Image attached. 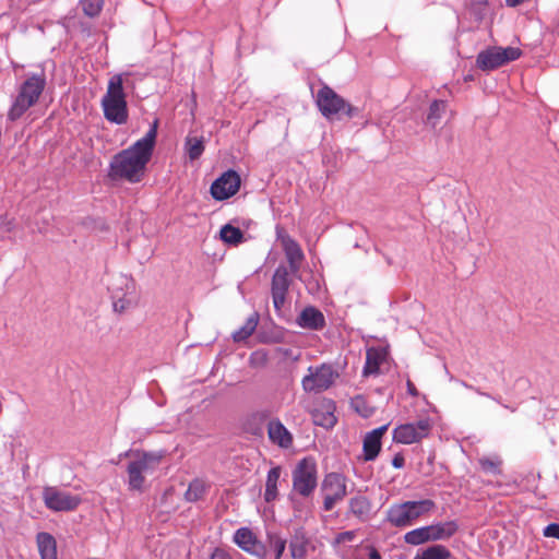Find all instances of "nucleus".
I'll list each match as a JSON object with an SVG mask.
<instances>
[{
	"label": "nucleus",
	"mask_w": 559,
	"mask_h": 559,
	"mask_svg": "<svg viewBox=\"0 0 559 559\" xmlns=\"http://www.w3.org/2000/svg\"><path fill=\"white\" fill-rule=\"evenodd\" d=\"M522 55L523 51L520 47L489 46L478 52L476 67L484 72L495 71L520 59Z\"/></svg>",
	"instance_id": "nucleus-6"
},
{
	"label": "nucleus",
	"mask_w": 559,
	"mask_h": 559,
	"mask_svg": "<svg viewBox=\"0 0 559 559\" xmlns=\"http://www.w3.org/2000/svg\"><path fill=\"white\" fill-rule=\"evenodd\" d=\"M221 238L228 245L237 246L243 241V233L240 228L226 224L221 228Z\"/></svg>",
	"instance_id": "nucleus-29"
},
{
	"label": "nucleus",
	"mask_w": 559,
	"mask_h": 559,
	"mask_svg": "<svg viewBox=\"0 0 559 559\" xmlns=\"http://www.w3.org/2000/svg\"><path fill=\"white\" fill-rule=\"evenodd\" d=\"M338 373L332 365L322 364L317 367H309L308 374L302 378L301 384L306 392H323L331 388Z\"/></svg>",
	"instance_id": "nucleus-10"
},
{
	"label": "nucleus",
	"mask_w": 559,
	"mask_h": 559,
	"mask_svg": "<svg viewBox=\"0 0 559 559\" xmlns=\"http://www.w3.org/2000/svg\"><path fill=\"white\" fill-rule=\"evenodd\" d=\"M388 430V425H383L379 428L373 429L368 432L362 442V451H364V460L365 461H373L380 450H381V439L385 431Z\"/></svg>",
	"instance_id": "nucleus-19"
},
{
	"label": "nucleus",
	"mask_w": 559,
	"mask_h": 559,
	"mask_svg": "<svg viewBox=\"0 0 559 559\" xmlns=\"http://www.w3.org/2000/svg\"><path fill=\"white\" fill-rule=\"evenodd\" d=\"M267 537L270 548L274 551V559H281L286 548V539L277 534H270Z\"/></svg>",
	"instance_id": "nucleus-36"
},
{
	"label": "nucleus",
	"mask_w": 559,
	"mask_h": 559,
	"mask_svg": "<svg viewBox=\"0 0 559 559\" xmlns=\"http://www.w3.org/2000/svg\"><path fill=\"white\" fill-rule=\"evenodd\" d=\"M102 107L108 121L118 124L127 122L128 108L120 75H115L109 80L107 92L102 99Z\"/></svg>",
	"instance_id": "nucleus-4"
},
{
	"label": "nucleus",
	"mask_w": 559,
	"mask_h": 559,
	"mask_svg": "<svg viewBox=\"0 0 559 559\" xmlns=\"http://www.w3.org/2000/svg\"><path fill=\"white\" fill-rule=\"evenodd\" d=\"M369 559H381V555L376 548L371 547L369 552Z\"/></svg>",
	"instance_id": "nucleus-46"
},
{
	"label": "nucleus",
	"mask_w": 559,
	"mask_h": 559,
	"mask_svg": "<svg viewBox=\"0 0 559 559\" xmlns=\"http://www.w3.org/2000/svg\"><path fill=\"white\" fill-rule=\"evenodd\" d=\"M432 429V421L429 418L416 423H408L397 426L393 430V440L402 444H412L427 438Z\"/></svg>",
	"instance_id": "nucleus-12"
},
{
	"label": "nucleus",
	"mask_w": 559,
	"mask_h": 559,
	"mask_svg": "<svg viewBox=\"0 0 559 559\" xmlns=\"http://www.w3.org/2000/svg\"><path fill=\"white\" fill-rule=\"evenodd\" d=\"M415 520L423 515L429 514L436 509V503L431 499H424L419 501H407Z\"/></svg>",
	"instance_id": "nucleus-32"
},
{
	"label": "nucleus",
	"mask_w": 559,
	"mask_h": 559,
	"mask_svg": "<svg viewBox=\"0 0 559 559\" xmlns=\"http://www.w3.org/2000/svg\"><path fill=\"white\" fill-rule=\"evenodd\" d=\"M316 104L323 117L332 119L334 117L341 118L344 115L352 118L356 115L357 109L347 103L329 85L323 84L318 91Z\"/></svg>",
	"instance_id": "nucleus-7"
},
{
	"label": "nucleus",
	"mask_w": 559,
	"mask_h": 559,
	"mask_svg": "<svg viewBox=\"0 0 559 559\" xmlns=\"http://www.w3.org/2000/svg\"><path fill=\"white\" fill-rule=\"evenodd\" d=\"M289 551L293 559H302L308 551V539L304 534L295 535L289 543Z\"/></svg>",
	"instance_id": "nucleus-30"
},
{
	"label": "nucleus",
	"mask_w": 559,
	"mask_h": 559,
	"mask_svg": "<svg viewBox=\"0 0 559 559\" xmlns=\"http://www.w3.org/2000/svg\"><path fill=\"white\" fill-rule=\"evenodd\" d=\"M350 513L358 520L365 522L369 519L371 513V501L361 495H357L349 499L348 502Z\"/></svg>",
	"instance_id": "nucleus-25"
},
{
	"label": "nucleus",
	"mask_w": 559,
	"mask_h": 559,
	"mask_svg": "<svg viewBox=\"0 0 559 559\" xmlns=\"http://www.w3.org/2000/svg\"><path fill=\"white\" fill-rule=\"evenodd\" d=\"M451 551L443 545H432L420 554H417L414 559H449Z\"/></svg>",
	"instance_id": "nucleus-28"
},
{
	"label": "nucleus",
	"mask_w": 559,
	"mask_h": 559,
	"mask_svg": "<svg viewBox=\"0 0 559 559\" xmlns=\"http://www.w3.org/2000/svg\"><path fill=\"white\" fill-rule=\"evenodd\" d=\"M234 543L243 551L251 555H261L263 547L255 534L248 527H240L234 534Z\"/></svg>",
	"instance_id": "nucleus-18"
},
{
	"label": "nucleus",
	"mask_w": 559,
	"mask_h": 559,
	"mask_svg": "<svg viewBox=\"0 0 559 559\" xmlns=\"http://www.w3.org/2000/svg\"><path fill=\"white\" fill-rule=\"evenodd\" d=\"M258 325V318L252 316L248 318L245 324L234 332L233 338L235 342H241L247 340L249 336L253 334Z\"/></svg>",
	"instance_id": "nucleus-34"
},
{
	"label": "nucleus",
	"mask_w": 559,
	"mask_h": 559,
	"mask_svg": "<svg viewBox=\"0 0 559 559\" xmlns=\"http://www.w3.org/2000/svg\"><path fill=\"white\" fill-rule=\"evenodd\" d=\"M323 508L331 511L335 504L347 496L346 477L338 473L325 475L322 481Z\"/></svg>",
	"instance_id": "nucleus-11"
},
{
	"label": "nucleus",
	"mask_w": 559,
	"mask_h": 559,
	"mask_svg": "<svg viewBox=\"0 0 559 559\" xmlns=\"http://www.w3.org/2000/svg\"><path fill=\"white\" fill-rule=\"evenodd\" d=\"M457 530L459 525L455 521L439 522L407 532L404 535V542L418 546L428 542L444 540L451 538Z\"/></svg>",
	"instance_id": "nucleus-8"
},
{
	"label": "nucleus",
	"mask_w": 559,
	"mask_h": 559,
	"mask_svg": "<svg viewBox=\"0 0 559 559\" xmlns=\"http://www.w3.org/2000/svg\"><path fill=\"white\" fill-rule=\"evenodd\" d=\"M114 311L124 313L134 308L139 301L135 281L127 274H116L108 285Z\"/></svg>",
	"instance_id": "nucleus-3"
},
{
	"label": "nucleus",
	"mask_w": 559,
	"mask_h": 559,
	"mask_svg": "<svg viewBox=\"0 0 559 559\" xmlns=\"http://www.w3.org/2000/svg\"><path fill=\"white\" fill-rule=\"evenodd\" d=\"M282 474L281 466L272 467L266 476L264 500L266 502L274 501L278 496L277 484Z\"/></svg>",
	"instance_id": "nucleus-26"
},
{
	"label": "nucleus",
	"mask_w": 559,
	"mask_h": 559,
	"mask_svg": "<svg viewBox=\"0 0 559 559\" xmlns=\"http://www.w3.org/2000/svg\"><path fill=\"white\" fill-rule=\"evenodd\" d=\"M46 85L44 75H32L20 87L16 97L8 112V119L15 121L20 119L41 95Z\"/></svg>",
	"instance_id": "nucleus-5"
},
{
	"label": "nucleus",
	"mask_w": 559,
	"mask_h": 559,
	"mask_svg": "<svg viewBox=\"0 0 559 559\" xmlns=\"http://www.w3.org/2000/svg\"><path fill=\"white\" fill-rule=\"evenodd\" d=\"M316 487L317 464L313 459L305 457L293 471V489L302 497H309Z\"/></svg>",
	"instance_id": "nucleus-9"
},
{
	"label": "nucleus",
	"mask_w": 559,
	"mask_h": 559,
	"mask_svg": "<svg viewBox=\"0 0 559 559\" xmlns=\"http://www.w3.org/2000/svg\"><path fill=\"white\" fill-rule=\"evenodd\" d=\"M104 0H81V8L85 15L93 17L96 16L102 8Z\"/></svg>",
	"instance_id": "nucleus-37"
},
{
	"label": "nucleus",
	"mask_w": 559,
	"mask_h": 559,
	"mask_svg": "<svg viewBox=\"0 0 559 559\" xmlns=\"http://www.w3.org/2000/svg\"><path fill=\"white\" fill-rule=\"evenodd\" d=\"M185 152L190 160L198 159L204 152L203 138L189 134L186 138Z\"/></svg>",
	"instance_id": "nucleus-27"
},
{
	"label": "nucleus",
	"mask_w": 559,
	"mask_h": 559,
	"mask_svg": "<svg viewBox=\"0 0 559 559\" xmlns=\"http://www.w3.org/2000/svg\"><path fill=\"white\" fill-rule=\"evenodd\" d=\"M524 0H506L507 4L509 7H516L519 5L520 3H522Z\"/></svg>",
	"instance_id": "nucleus-47"
},
{
	"label": "nucleus",
	"mask_w": 559,
	"mask_h": 559,
	"mask_svg": "<svg viewBox=\"0 0 559 559\" xmlns=\"http://www.w3.org/2000/svg\"><path fill=\"white\" fill-rule=\"evenodd\" d=\"M251 361L261 360L262 362L266 361V355L263 352H254L251 357Z\"/></svg>",
	"instance_id": "nucleus-44"
},
{
	"label": "nucleus",
	"mask_w": 559,
	"mask_h": 559,
	"mask_svg": "<svg viewBox=\"0 0 559 559\" xmlns=\"http://www.w3.org/2000/svg\"><path fill=\"white\" fill-rule=\"evenodd\" d=\"M267 436L272 443L287 449L293 444V436L287 428L278 420L272 419L267 424Z\"/></svg>",
	"instance_id": "nucleus-21"
},
{
	"label": "nucleus",
	"mask_w": 559,
	"mask_h": 559,
	"mask_svg": "<svg viewBox=\"0 0 559 559\" xmlns=\"http://www.w3.org/2000/svg\"><path fill=\"white\" fill-rule=\"evenodd\" d=\"M40 559H58L57 543L55 537L49 533H38L36 536Z\"/></svg>",
	"instance_id": "nucleus-24"
},
{
	"label": "nucleus",
	"mask_w": 559,
	"mask_h": 559,
	"mask_svg": "<svg viewBox=\"0 0 559 559\" xmlns=\"http://www.w3.org/2000/svg\"><path fill=\"white\" fill-rule=\"evenodd\" d=\"M468 15L478 25L479 31H485L491 23V9L487 1L473 2L468 9Z\"/></svg>",
	"instance_id": "nucleus-23"
},
{
	"label": "nucleus",
	"mask_w": 559,
	"mask_h": 559,
	"mask_svg": "<svg viewBox=\"0 0 559 559\" xmlns=\"http://www.w3.org/2000/svg\"><path fill=\"white\" fill-rule=\"evenodd\" d=\"M406 386H407V393L412 396H418V391L415 386V384L411 381V380H407L406 382Z\"/></svg>",
	"instance_id": "nucleus-45"
},
{
	"label": "nucleus",
	"mask_w": 559,
	"mask_h": 559,
	"mask_svg": "<svg viewBox=\"0 0 559 559\" xmlns=\"http://www.w3.org/2000/svg\"><path fill=\"white\" fill-rule=\"evenodd\" d=\"M210 559H235V558L227 550L217 547L211 554Z\"/></svg>",
	"instance_id": "nucleus-41"
},
{
	"label": "nucleus",
	"mask_w": 559,
	"mask_h": 559,
	"mask_svg": "<svg viewBox=\"0 0 559 559\" xmlns=\"http://www.w3.org/2000/svg\"><path fill=\"white\" fill-rule=\"evenodd\" d=\"M405 464V459L402 453H396L392 460V465L394 468H402Z\"/></svg>",
	"instance_id": "nucleus-43"
},
{
	"label": "nucleus",
	"mask_w": 559,
	"mask_h": 559,
	"mask_svg": "<svg viewBox=\"0 0 559 559\" xmlns=\"http://www.w3.org/2000/svg\"><path fill=\"white\" fill-rule=\"evenodd\" d=\"M206 491V484L204 480L195 478L190 484L185 492V499L189 502L200 500Z\"/></svg>",
	"instance_id": "nucleus-31"
},
{
	"label": "nucleus",
	"mask_w": 559,
	"mask_h": 559,
	"mask_svg": "<svg viewBox=\"0 0 559 559\" xmlns=\"http://www.w3.org/2000/svg\"><path fill=\"white\" fill-rule=\"evenodd\" d=\"M355 537H356L355 531L342 532L336 535L335 544H337V545L345 544V543L354 540Z\"/></svg>",
	"instance_id": "nucleus-40"
},
{
	"label": "nucleus",
	"mask_w": 559,
	"mask_h": 559,
	"mask_svg": "<svg viewBox=\"0 0 559 559\" xmlns=\"http://www.w3.org/2000/svg\"><path fill=\"white\" fill-rule=\"evenodd\" d=\"M297 324L308 330H322L325 325L323 313L314 307H306L297 318Z\"/></svg>",
	"instance_id": "nucleus-22"
},
{
	"label": "nucleus",
	"mask_w": 559,
	"mask_h": 559,
	"mask_svg": "<svg viewBox=\"0 0 559 559\" xmlns=\"http://www.w3.org/2000/svg\"><path fill=\"white\" fill-rule=\"evenodd\" d=\"M386 520L395 527H406L416 521L407 501L393 503L388 509Z\"/></svg>",
	"instance_id": "nucleus-17"
},
{
	"label": "nucleus",
	"mask_w": 559,
	"mask_h": 559,
	"mask_svg": "<svg viewBox=\"0 0 559 559\" xmlns=\"http://www.w3.org/2000/svg\"><path fill=\"white\" fill-rule=\"evenodd\" d=\"M157 126L158 121L154 120L142 139L115 155L110 163V178L124 179L129 182H140L142 180L155 146Z\"/></svg>",
	"instance_id": "nucleus-1"
},
{
	"label": "nucleus",
	"mask_w": 559,
	"mask_h": 559,
	"mask_svg": "<svg viewBox=\"0 0 559 559\" xmlns=\"http://www.w3.org/2000/svg\"><path fill=\"white\" fill-rule=\"evenodd\" d=\"M352 405L355 408V411L364 417H368L372 413L371 409L367 407L366 402L361 396H356L355 399H353Z\"/></svg>",
	"instance_id": "nucleus-38"
},
{
	"label": "nucleus",
	"mask_w": 559,
	"mask_h": 559,
	"mask_svg": "<svg viewBox=\"0 0 559 559\" xmlns=\"http://www.w3.org/2000/svg\"><path fill=\"white\" fill-rule=\"evenodd\" d=\"M130 457L127 466L128 486L130 490L142 492L145 487V474L159 465L163 453L129 451L124 454Z\"/></svg>",
	"instance_id": "nucleus-2"
},
{
	"label": "nucleus",
	"mask_w": 559,
	"mask_h": 559,
	"mask_svg": "<svg viewBox=\"0 0 559 559\" xmlns=\"http://www.w3.org/2000/svg\"><path fill=\"white\" fill-rule=\"evenodd\" d=\"M335 421H336V418L332 413L328 414V416L324 417L323 421H319L316 419V424H319V425H322L325 427L334 426Z\"/></svg>",
	"instance_id": "nucleus-42"
},
{
	"label": "nucleus",
	"mask_w": 559,
	"mask_h": 559,
	"mask_svg": "<svg viewBox=\"0 0 559 559\" xmlns=\"http://www.w3.org/2000/svg\"><path fill=\"white\" fill-rule=\"evenodd\" d=\"M445 110L447 103L444 100L432 102L429 108V112L427 115V123L435 128L439 123Z\"/></svg>",
	"instance_id": "nucleus-33"
},
{
	"label": "nucleus",
	"mask_w": 559,
	"mask_h": 559,
	"mask_svg": "<svg viewBox=\"0 0 559 559\" xmlns=\"http://www.w3.org/2000/svg\"><path fill=\"white\" fill-rule=\"evenodd\" d=\"M478 463L485 473L500 474L501 473V460L499 457H480Z\"/></svg>",
	"instance_id": "nucleus-35"
},
{
	"label": "nucleus",
	"mask_w": 559,
	"mask_h": 559,
	"mask_svg": "<svg viewBox=\"0 0 559 559\" xmlns=\"http://www.w3.org/2000/svg\"><path fill=\"white\" fill-rule=\"evenodd\" d=\"M280 240L292 273L298 272L305 260L301 247L289 235H281Z\"/></svg>",
	"instance_id": "nucleus-16"
},
{
	"label": "nucleus",
	"mask_w": 559,
	"mask_h": 559,
	"mask_svg": "<svg viewBox=\"0 0 559 559\" xmlns=\"http://www.w3.org/2000/svg\"><path fill=\"white\" fill-rule=\"evenodd\" d=\"M45 504L48 509L53 511H72L81 502L78 496L58 489L56 487H47L43 492Z\"/></svg>",
	"instance_id": "nucleus-13"
},
{
	"label": "nucleus",
	"mask_w": 559,
	"mask_h": 559,
	"mask_svg": "<svg viewBox=\"0 0 559 559\" xmlns=\"http://www.w3.org/2000/svg\"><path fill=\"white\" fill-rule=\"evenodd\" d=\"M290 286L289 272L284 265H280L272 277L271 294L276 311H281L286 302V296Z\"/></svg>",
	"instance_id": "nucleus-14"
},
{
	"label": "nucleus",
	"mask_w": 559,
	"mask_h": 559,
	"mask_svg": "<svg viewBox=\"0 0 559 559\" xmlns=\"http://www.w3.org/2000/svg\"><path fill=\"white\" fill-rule=\"evenodd\" d=\"M544 537L548 538H557L559 539V524L558 523H550L543 530Z\"/></svg>",
	"instance_id": "nucleus-39"
},
{
	"label": "nucleus",
	"mask_w": 559,
	"mask_h": 559,
	"mask_svg": "<svg viewBox=\"0 0 559 559\" xmlns=\"http://www.w3.org/2000/svg\"><path fill=\"white\" fill-rule=\"evenodd\" d=\"M388 349L384 347H370L366 352V362L362 369V376L369 377L378 374L380 366L388 357Z\"/></svg>",
	"instance_id": "nucleus-20"
},
{
	"label": "nucleus",
	"mask_w": 559,
	"mask_h": 559,
	"mask_svg": "<svg viewBox=\"0 0 559 559\" xmlns=\"http://www.w3.org/2000/svg\"><path fill=\"white\" fill-rule=\"evenodd\" d=\"M240 188V177L234 170H227L211 186V194L215 200L222 201L235 195Z\"/></svg>",
	"instance_id": "nucleus-15"
}]
</instances>
